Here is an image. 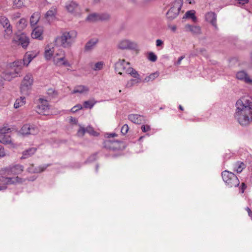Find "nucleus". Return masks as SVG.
<instances>
[{"label": "nucleus", "instance_id": "obj_1", "mask_svg": "<svg viewBox=\"0 0 252 252\" xmlns=\"http://www.w3.org/2000/svg\"><path fill=\"white\" fill-rule=\"evenodd\" d=\"M234 117L242 126H247L252 121V98L243 96L236 102Z\"/></svg>", "mask_w": 252, "mask_h": 252}, {"label": "nucleus", "instance_id": "obj_2", "mask_svg": "<svg viewBox=\"0 0 252 252\" xmlns=\"http://www.w3.org/2000/svg\"><path fill=\"white\" fill-rule=\"evenodd\" d=\"M24 171L22 165L16 164L2 169L0 171V182L3 185L21 184L25 182V179L18 176L10 177L11 175H18Z\"/></svg>", "mask_w": 252, "mask_h": 252}, {"label": "nucleus", "instance_id": "obj_3", "mask_svg": "<svg viewBox=\"0 0 252 252\" xmlns=\"http://www.w3.org/2000/svg\"><path fill=\"white\" fill-rule=\"evenodd\" d=\"M77 37V32L75 31H66L63 32L60 36L55 39L57 44L64 48H69L74 43Z\"/></svg>", "mask_w": 252, "mask_h": 252}, {"label": "nucleus", "instance_id": "obj_4", "mask_svg": "<svg viewBox=\"0 0 252 252\" xmlns=\"http://www.w3.org/2000/svg\"><path fill=\"white\" fill-rule=\"evenodd\" d=\"M115 70L119 74L122 75V72L129 74L131 76L137 79L139 81L137 82H140L141 79L140 75L132 67L130 66V63L126 62L125 60H119L115 63Z\"/></svg>", "mask_w": 252, "mask_h": 252}, {"label": "nucleus", "instance_id": "obj_5", "mask_svg": "<svg viewBox=\"0 0 252 252\" xmlns=\"http://www.w3.org/2000/svg\"><path fill=\"white\" fill-rule=\"evenodd\" d=\"M33 79L31 74H27L23 78L20 87L21 93L28 95L33 84Z\"/></svg>", "mask_w": 252, "mask_h": 252}, {"label": "nucleus", "instance_id": "obj_6", "mask_svg": "<svg viewBox=\"0 0 252 252\" xmlns=\"http://www.w3.org/2000/svg\"><path fill=\"white\" fill-rule=\"evenodd\" d=\"M221 176L223 181L229 187H236L239 185V180L233 173L227 170L223 171Z\"/></svg>", "mask_w": 252, "mask_h": 252}, {"label": "nucleus", "instance_id": "obj_7", "mask_svg": "<svg viewBox=\"0 0 252 252\" xmlns=\"http://www.w3.org/2000/svg\"><path fill=\"white\" fill-rule=\"evenodd\" d=\"M53 62L54 64L57 66L66 67H71L72 66V64L66 58L64 51L61 54L56 53L53 58Z\"/></svg>", "mask_w": 252, "mask_h": 252}, {"label": "nucleus", "instance_id": "obj_8", "mask_svg": "<svg viewBox=\"0 0 252 252\" xmlns=\"http://www.w3.org/2000/svg\"><path fill=\"white\" fill-rule=\"evenodd\" d=\"M12 41L15 44L20 45L24 49H27L30 43L29 37L25 33L18 34Z\"/></svg>", "mask_w": 252, "mask_h": 252}, {"label": "nucleus", "instance_id": "obj_9", "mask_svg": "<svg viewBox=\"0 0 252 252\" xmlns=\"http://www.w3.org/2000/svg\"><path fill=\"white\" fill-rule=\"evenodd\" d=\"M0 24L4 29V37L9 38L12 35L13 32L8 19L4 16H0Z\"/></svg>", "mask_w": 252, "mask_h": 252}, {"label": "nucleus", "instance_id": "obj_10", "mask_svg": "<svg viewBox=\"0 0 252 252\" xmlns=\"http://www.w3.org/2000/svg\"><path fill=\"white\" fill-rule=\"evenodd\" d=\"M66 10L70 14L77 16L81 14V9L78 4L74 1H69L66 3Z\"/></svg>", "mask_w": 252, "mask_h": 252}, {"label": "nucleus", "instance_id": "obj_11", "mask_svg": "<svg viewBox=\"0 0 252 252\" xmlns=\"http://www.w3.org/2000/svg\"><path fill=\"white\" fill-rule=\"evenodd\" d=\"M38 104L37 107L36 111L39 114L44 115H48L49 105L48 102L43 98H39Z\"/></svg>", "mask_w": 252, "mask_h": 252}, {"label": "nucleus", "instance_id": "obj_12", "mask_svg": "<svg viewBox=\"0 0 252 252\" xmlns=\"http://www.w3.org/2000/svg\"><path fill=\"white\" fill-rule=\"evenodd\" d=\"M38 132L39 129L37 127L33 125H30V124L23 125L19 131V132L23 135L29 134L35 135L37 134Z\"/></svg>", "mask_w": 252, "mask_h": 252}, {"label": "nucleus", "instance_id": "obj_13", "mask_svg": "<svg viewBox=\"0 0 252 252\" xmlns=\"http://www.w3.org/2000/svg\"><path fill=\"white\" fill-rule=\"evenodd\" d=\"M117 47L122 50L135 49L137 47V44L130 40L124 39L119 42Z\"/></svg>", "mask_w": 252, "mask_h": 252}, {"label": "nucleus", "instance_id": "obj_14", "mask_svg": "<svg viewBox=\"0 0 252 252\" xmlns=\"http://www.w3.org/2000/svg\"><path fill=\"white\" fill-rule=\"evenodd\" d=\"M9 128L2 127L0 128V142L3 144H10L11 142V138L8 134L10 130Z\"/></svg>", "mask_w": 252, "mask_h": 252}, {"label": "nucleus", "instance_id": "obj_15", "mask_svg": "<svg viewBox=\"0 0 252 252\" xmlns=\"http://www.w3.org/2000/svg\"><path fill=\"white\" fill-rule=\"evenodd\" d=\"M23 65L21 60H17L13 63H8L7 65V68L14 72L16 74L18 75L22 70Z\"/></svg>", "mask_w": 252, "mask_h": 252}, {"label": "nucleus", "instance_id": "obj_16", "mask_svg": "<svg viewBox=\"0 0 252 252\" xmlns=\"http://www.w3.org/2000/svg\"><path fill=\"white\" fill-rule=\"evenodd\" d=\"M236 78L241 81H244L245 83L252 84V79L250 78L249 76L244 71H240L237 73Z\"/></svg>", "mask_w": 252, "mask_h": 252}, {"label": "nucleus", "instance_id": "obj_17", "mask_svg": "<svg viewBox=\"0 0 252 252\" xmlns=\"http://www.w3.org/2000/svg\"><path fill=\"white\" fill-rule=\"evenodd\" d=\"M54 47L53 45L48 44L45 46L44 57L46 60L49 61L53 58V54L54 53Z\"/></svg>", "mask_w": 252, "mask_h": 252}, {"label": "nucleus", "instance_id": "obj_18", "mask_svg": "<svg viewBox=\"0 0 252 252\" xmlns=\"http://www.w3.org/2000/svg\"><path fill=\"white\" fill-rule=\"evenodd\" d=\"M120 142L118 141L106 140L104 142V146L108 149L116 150L119 148Z\"/></svg>", "mask_w": 252, "mask_h": 252}, {"label": "nucleus", "instance_id": "obj_19", "mask_svg": "<svg viewBox=\"0 0 252 252\" xmlns=\"http://www.w3.org/2000/svg\"><path fill=\"white\" fill-rule=\"evenodd\" d=\"M90 90L89 88L85 85H77L75 86L72 92V94H86Z\"/></svg>", "mask_w": 252, "mask_h": 252}, {"label": "nucleus", "instance_id": "obj_20", "mask_svg": "<svg viewBox=\"0 0 252 252\" xmlns=\"http://www.w3.org/2000/svg\"><path fill=\"white\" fill-rule=\"evenodd\" d=\"M43 29L42 27H36L34 28L32 33V37L34 39H37L38 40H42L43 37Z\"/></svg>", "mask_w": 252, "mask_h": 252}, {"label": "nucleus", "instance_id": "obj_21", "mask_svg": "<svg viewBox=\"0 0 252 252\" xmlns=\"http://www.w3.org/2000/svg\"><path fill=\"white\" fill-rule=\"evenodd\" d=\"M128 119L131 122L136 124H140L144 120L143 116L134 114L129 115Z\"/></svg>", "mask_w": 252, "mask_h": 252}, {"label": "nucleus", "instance_id": "obj_22", "mask_svg": "<svg viewBox=\"0 0 252 252\" xmlns=\"http://www.w3.org/2000/svg\"><path fill=\"white\" fill-rule=\"evenodd\" d=\"M216 18L217 16L214 12H208L205 15L206 20L210 23L214 27L216 28Z\"/></svg>", "mask_w": 252, "mask_h": 252}, {"label": "nucleus", "instance_id": "obj_23", "mask_svg": "<svg viewBox=\"0 0 252 252\" xmlns=\"http://www.w3.org/2000/svg\"><path fill=\"white\" fill-rule=\"evenodd\" d=\"M17 76V75L12 70L7 68V69L2 73V77L5 80L11 81L13 78Z\"/></svg>", "mask_w": 252, "mask_h": 252}, {"label": "nucleus", "instance_id": "obj_24", "mask_svg": "<svg viewBox=\"0 0 252 252\" xmlns=\"http://www.w3.org/2000/svg\"><path fill=\"white\" fill-rule=\"evenodd\" d=\"M166 16L169 27L171 29V30H173V9L172 7L170 8L167 12Z\"/></svg>", "mask_w": 252, "mask_h": 252}, {"label": "nucleus", "instance_id": "obj_25", "mask_svg": "<svg viewBox=\"0 0 252 252\" xmlns=\"http://www.w3.org/2000/svg\"><path fill=\"white\" fill-rule=\"evenodd\" d=\"M186 32H189L193 34H198L200 33V28L198 26H191L190 25H187L185 27Z\"/></svg>", "mask_w": 252, "mask_h": 252}, {"label": "nucleus", "instance_id": "obj_26", "mask_svg": "<svg viewBox=\"0 0 252 252\" xmlns=\"http://www.w3.org/2000/svg\"><path fill=\"white\" fill-rule=\"evenodd\" d=\"M97 42L98 39L96 38H93L89 40L85 45V51L89 52L93 50Z\"/></svg>", "mask_w": 252, "mask_h": 252}, {"label": "nucleus", "instance_id": "obj_27", "mask_svg": "<svg viewBox=\"0 0 252 252\" xmlns=\"http://www.w3.org/2000/svg\"><path fill=\"white\" fill-rule=\"evenodd\" d=\"M48 166L49 165L47 164L39 166L37 168H34L33 165H32L28 168V170L31 173H40L44 171Z\"/></svg>", "mask_w": 252, "mask_h": 252}, {"label": "nucleus", "instance_id": "obj_28", "mask_svg": "<svg viewBox=\"0 0 252 252\" xmlns=\"http://www.w3.org/2000/svg\"><path fill=\"white\" fill-rule=\"evenodd\" d=\"M26 102V99L25 96H21L16 99L14 103V108L15 109H18L24 106Z\"/></svg>", "mask_w": 252, "mask_h": 252}, {"label": "nucleus", "instance_id": "obj_29", "mask_svg": "<svg viewBox=\"0 0 252 252\" xmlns=\"http://www.w3.org/2000/svg\"><path fill=\"white\" fill-rule=\"evenodd\" d=\"M36 151V149L35 148H31L29 149L24 151L23 152V155L21 157V159H26L33 155Z\"/></svg>", "mask_w": 252, "mask_h": 252}, {"label": "nucleus", "instance_id": "obj_30", "mask_svg": "<svg viewBox=\"0 0 252 252\" xmlns=\"http://www.w3.org/2000/svg\"><path fill=\"white\" fill-rule=\"evenodd\" d=\"M27 26V21L24 18L21 19L16 24V27L18 31L24 30Z\"/></svg>", "mask_w": 252, "mask_h": 252}, {"label": "nucleus", "instance_id": "obj_31", "mask_svg": "<svg viewBox=\"0 0 252 252\" xmlns=\"http://www.w3.org/2000/svg\"><path fill=\"white\" fill-rule=\"evenodd\" d=\"M195 11L193 10L188 11L183 16V19H191L193 22H196V17L195 16Z\"/></svg>", "mask_w": 252, "mask_h": 252}, {"label": "nucleus", "instance_id": "obj_32", "mask_svg": "<svg viewBox=\"0 0 252 252\" xmlns=\"http://www.w3.org/2000/svg\"><path fill=\"white\" fill-rule=\"evenodd\" d=\"M40 18V14L38 12L34 13L31 17L30 23L32 26H35L38 22Z\"/></svg>", "mask_w": 252, "mask_h": 252}, {"label": "nucleus", "instance_id": "obj_33", "mask_svg": "<svg viewBox=\"0 0 252 252\" xmlns=\"http://www.w3.org/2000/svg\"><path fill=\"white\" fill-rule=\"evenodd\" d=\"M158 75L159 74L158 72H154L145 77V79L142 81V82L144 83H147L150 81H152L154 80L156 78H157L158 76Z\"/></svg>", "mask_w": 252, "mask_h": 252}, {"label": "nucleus", "instance_id": "obj_34", "mask_svg": "<svg viewBox=\"0 0 252 252\" xmlns=\"http://www.w3.org/2000/svg\"><path fill=\"white\" fill-rule=\"evenodd\" d=\"M245 168V164L243 162H238L234 164L233 170L238 173H240Z\"/></svg>", "mask_w": 252, "mask_h": 252}, {"label": "nucleus", "instance_id": "obj_35", "mask_svg": "<svg viewBox=\"0 0 252 252\" xmlns=\"http://www.w3.org/2000/svg\"><path fill=\"white\" fill-rule=\"evenodd\" d=\"M32 60L33 59L32 58V57L30 56L29 55V54L27 52L26 54L24 55L23 60L21 61L23 66H28Z\"/></svg>", "mask_w": 252, "mask_h": 252}, {"label": "nucleus", "instance_id": "obj_36", "mask_svg": "<svg viewBox=\"0 0 252 252\" xmlns=\"http://www.w3.org/2000/svg\"><path fill=\"white\" fill-rule=\"evenodd\" d=\"M96 103V101H95L94 99L85 101L84 102L83 105L84 108H89L91 109L93 107L94 104Z\"/></svg>", "mask_w": 252, "mask_h": 252}, {"label": "nucleus", "instance_id": "obj_37", "mask_svg": "<svg viewBox=\"0 0 252 252\" xmlns=\"http://www.w3.org/2000/svg\"><path fill=\"white\" fill-rule=\"evenodd\" d=\"M183 4V0H176L174 1V9L176 8L177 9V14L179 13L180 10L182 7Z\"/></svg>", "mask_w": 252, "mask_h": 252}, {"label": "nucleus", "instance_id": "obj_38", "mask_svg": "<svg viewBox=\"0 0 252 252\" xmlns=\"http://www.w3.org/2000/svg\"><path fill=\"white\" fill-rule=\"evenodd\" d=\"M13 4L15 8H21L24 5V0H13Z\"/></svg>", "mask_w": 252, "mask_h": 252}, {"label": "nucleus", "instance_id": "obj_39", "mask_svg": "<svg viewBox=\"0 0 252 252\" xmlns=\"http://www.w3.org/2000/svg\"><path fill=\"white\" fill-rule=\"evenodd\" d=\"M249 2V0H235L234 4L237 6L243 7Z\"/></svg>", "mask_w": 252, "mask_h": 252}, {"label": "nucleus", "instance_id": "obj_40", "mask_svg": "<svg viewBox=\"0 0 252 252\" xmlns=\"http://www.w3.org/2000/svg\"><path fill=\"white\" fill-rule=\"evenodd\" d=\"M56 13L55 9L49 10L46 13V17L47 18L49 19V20H50V19H52L55 17Z\"/></svg>", "mask_w": 252, "mask_h": 252}, {"label": "nucleus", "instance_id": "obj_41", "mask_svg": "<svg viewBox=\"0 0 252 252\" xmlns=\"http://www.w3.org/2000/svg\"><path fill=\"white\" fill-rule=\"evenodd\" d=\"M104 64V63L103 62H98L95 63L94 67L93 68V69L95 71L100 70L103 68Z\"/></svg>", "mask_w": 252, "mask_h": 252}, {"label": "nucleus", "instance_id": "obj_42", "mask_svg": "<svg viewBox=\"0 0 252 252\" xmlns=\"http://www.w3.org/2000/svg\"><path fill=\"white\" fill-rule=\"evenodd\" d=\"M148 59L152 62H155L157 60V56L153 52H150L148 54Z\"/></svg>", "mask_w": 252, "mask_h": 252}, {"label": "nucleus", "instance_id": "obj_43", "mask_svg": "<svg viewBox=\"0 0 252 252\" xmlns=\"http://www.w3.org/2000/svg\"><path fill=\"white\" fill-rule=\"evenodd\" d=\"M98 19H99L98 15L96 14H90L87 18V20L90 22L95 21Z\"/></svg>", "mask_w": 252, "mask_h": 252}, {"label": "nucleus", "instance_id": "obj_44", "mask_svg": "<svg viewBox=\"0 0 252 252\" xmlns=\"http://www.w3.org/2000/svg\"><path fill=\"white\" fill-rule=\"evenodd\" d=\"M99 19L101 20H107L109 19L110 16L108 13H103L98 15Z\"/></svg>", "mask_w": 252, "mask_h": 252}, {"label": "nucleus", "instance_id": "obj_45", "mask_svg": "<svg viewBox=\"0 0 252 252\" xmlns=\"http://www.w3.org/2000/svg\"><path fill=\"white\" fill-rule=\"evenodd\" d=\"M86 132L94 136L97 135V133L94 130L92 127L91 126H88L86 128Z\"/></svg>", "mask_w": 252, "mask_h": 252}, {"label": "nucleus", "instance_id": "obj_46", "mask_svg": "<svg viewBox=\"0 0 252 252\" xmlns=\"http://www.w3.org/2000/svg\"><path fill=\"white\" fill-rule=\"evenodd\" d=\"M27 53L33 59L36 57H37L38 56V55L39 54V51H38V50H35V51H31V52H28Z\"/></svg>", "mask_w": 252, "mask_h": 252}, {"label": "nucleus", "instance_id": "obj_47", "mask_svg": "<svg viewBox=\"0 0 252 252\" xmlns=\"http://www.w3.org/2000/svg\"><path fill=\"white\" fill-rule=\"evenodd\" d=\"M86 132V128L80 126L79 129L78 130L77 134L79 136H82Z\"/></svg>", "mask_w": 252, "mask_h": 252}, {"label": "nucleus", "instance_id": "obj_48", "mask_svg": "<svg viewBox=\"0 0 252 252\" xmlns=\"http://www.w3.org/2000/svg\"><path fill=\"white\" fill-rule=\"evenodd\" d=\"M141 129L143 132H146L151 130V127L149 125H143L141 126Z\"/></svg>", "mask_w": 252, "mask_h": 252}, {"label": "nucleus", "instance_id": "obj_49", "mask_svg": "<svg viewBox=\"0 0 252 252\" xmlns=\"http://www.w3.org/2000/svg\"><path fill=\"white\" fill-rule=\"evenodd\" d=\"M156 46L159 47V49H162L163 48V42L161 39H157L156 42Z\"/></svg>", "mask_w": 252, "mask_h": 252}, {"label": "nucleus", "instance_id": "obj_50", "mask_svg": "<svg viewBox=\"0 0 252 252\" xmlns=\"http://www.w3.org/2000/svg\"><path fill=\"white\" fill-rule=\"evenodd\" d=\"M128 129H129V127H128V125H126V124L124 125L121 128L122 133L124 135L126 134L127 132Z\"/></svg>", "mask_w": 252, "mask_h": 252}, {"label": "nucleus", "instance_id": "obj_51", "mask_svg": "<svg viewBox=\"0 0 252 252\" xmlns=\"http://www.w3.org/2000/svg\"><path fill=\"white\" fill-rule=\"evenodd\" d=\"M82 108V106L81 104H77V105L74 106V107H73L71 108V111L73 113H75V112H77L78 110L81 109Z\"/></svg>", "mask_w": 252, "mask_h": 252}, {"label": "nucleus", "instance_id": "obj_52", "mask_svg": "<svg viewBox=\"0 0 252 252\" xmlns=\"http://www.w3.org/2000/svg\"><path fill=\"white\" fill-rule=\"evenodd\" d=\"M233 155V153H231L229 150L227 151L224 155L225 159L229 158Z\"/></svg>", "mask_w": 252, "mask_h": 252}, {"label": "nucleus", "instance_id": "obj_53", "mask_svg": "<svg viewBox=\"0 0 252 252\" xmlns=\"http://www.w3.org/2000/svg\"><path fill=\"white\" fill-rule=\"evenodd\" d=\"M5 153L4 152V148L0 146V158L3 157L4 156H5Z\"/></svg>", "mask_w": 252, "mask_h": 252}, {"label": "nucleus", "instance_id": "obj_54", "mask_svg": "<svg viewBox=\"0 0 252 252\" xmlns=\"http://www.w3.org/2000/svg\"><path fill=\"white\" fill-rule=\"evenodd\" d=\"M242 188H241V193H243L245 191V189L246 188V186H245V185L244 184V183H242Z\"/></svg>", "mask_w": 252, "mask_h": 252}, {"label": "nucleus", "instance_id": "obj_55", "mask_svg": "<svg viewBox=\"0 0 252 252\" xmlns=\"http://www.w3.org/2000/svg\"><path fill=\"white\" fill-rule=\"evenodd\" d=\"M69 120H70V121L71 122H72V123H76V122H77L76 119H75V118H73V117H71L70 118V119H69Z\"/></svg>", "mask_w": 252, "mask_h": 252}, {"label": "nucleus", "instance_id": "obj_56", "mask_svg": "<svg viewBox=\"0 0 252 252\" xmlns=\"http://www.w3.org/2000/svg\"><path fill=\"white\" fill-rule=\"evenodd\" d=\"M20 16V14L19 13H16L13 15V18H19Z\"/></svg>", "mask_w": 252, "mask_h": 252}, {"label": "nucleus", "instance_id": "obj_57", "mask_svg": "<svg viewBox=\"0 0 252 252\" xmlns=\"http://www.w3.org/2000/svg\"><path fill=\"white\" fill-rule=\"evenodd\" d=\"M117 135V134L115 133H110V134H108V137L109 138V137H115Z\"/></svg>", "mask_w": 252, "mask_h": 252}, {"label": "nucleus", "instance_id": "obj_58", "mask_svg": "<svg viewBox=\"0 0 252 252\" xmlns=\"http://www.w3.org/2000/svg\"><path fill=\"white\" fill-rule=\"evenodd\" d=\"M4 83L2 80L0 79V90L3 88Z\"/></svg>", "mask_w": 252, "mask_h": 252}, {"label": "nucleus", "instance_id": "obj_59", "mask_svg": "<svg viewBox=\"0 0 252 252\" xmlns=\"http://www.w3.org/2000/svg\"><path fill=\"white\" fill-rule=\"evenodd\" d=\"M184 58V56H181L177 62V64H179L181 63V61Z\"/></svg>", "mask_w": 252, "mask_h": 252}, {"label": "nucleus", "instance_id": "obj_60", "mask_svg": "<svg viewBox=\"0 0 252 252\" xmlns=\"http://www.w3.org/2000/svg\"><path fill=\"white\" fill-rule=\"evenodd\" d=\"M6 185L3 184L2 186H0V190L6 189Z\"/></svg>", "mask_w": 252, "mask_h": 252}, {"label": "nucleus", "instance_id": "obj_61", "mask_svg": "<svg viewBox=\"0 0 252 252\" xmlns=\"http://www.w3.org/2000/svg\"><path fill=\"white\" fill-rule=\"evenodd\" d=\"M246 210L247 211V212H248V213L249 214V215L251 216V209L249 208H246Z\"/></svg>", "mask_w": 252, "mask_h": 252}, {"label": "nucleus", "instance_id": "obj_62", "mask_svg": "<svg viewBox=\"0 0 252 252\" xmlns=\"http://www.w3.org/2000/svg\"><path fill=\"white\" fill-rule=\"evenodd\" d=\"M51 92H54V91L51 89L48 90V94H50Z\"/></svg>", "mask_w": 252, "mask_h": 252}, {"label": "nucleus", "instance_id": "obj_63", "mask_svg": "<svg viewBox=\"0 0 252 252\" xmlns=\"http://www.w3.org/2000/svg\"><path fill=\"white\" fill-rule=\"evenodd\" d=\"M179 109H180L181 110H183V107H182L181 105H180V106H179Z\"/></svg>", "mask_w": 252, "mask_h": 252}, {"label": "nucleus", "instance_id": "obj_64", "mask_svg": "<svg viewBox=\"0 0 252 252\" xmlns=\"http://www.w3.org/2000/svg\"><path fill=\"white\" fill-rule=\"evenodd\" d=\"M100 0H94V2L95 3H97Z\"/></svg>", "mask_w": 252, "mask_h": 252}]
</instances>
